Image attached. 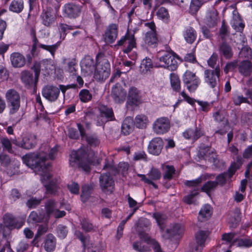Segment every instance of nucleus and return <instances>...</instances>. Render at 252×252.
<instances>
[{
  "instance_id": "obj_1",
  "label": "nucleus",
  "mask_w": 252,
  "mask_h": 252,
  "mask_svg": "<svg viewBox=\"0 0 252 252\" xmlns=\"http://www.w3.org/2000/svg\"><path fill=\"white\" fill-rule=\"evenodd\" d=\"M58 154L57 148L55 147L51 149L47 155L41 151L39 153L26 155L22 157L23 162L29 167L33 169L36 174L41 176V180L47 181L51 177L49 172V164L45 162L48 158L53 160Z\"/></svg>"
},
{
  "instance_id": "obj_2",
  "label": "nucleus",
  "mask_w": 252,
  "mask_h": 252,
  "mask_svg": "<svg viewBox=\"0 0 252 252\" xmlns=\"http://www.w3.org/2000/svg\"><path fill=\"white\" fill-rule=\"evenodd\" d=\"M103 169L108 171V172L103 174L99 177V185L102 190L106 193H112L114 189V181L110 174H115L117 172L116 167L111 163L105 160V164Z\"/></svg>"
},
{
  "instance_id": "obj_3",
  "label": "nucleus",
  "mask_w": 252,
  "mask_h": 252,
  "mask_svg": "<svg viewBox=\"0 0 252 252\" xmlns=\"http://www.w3.org/2000/svg\"><path fill=\"white\" fill-rule=\"evenodd\" d=\"M91 160L84 149L72 151L70 155L69 164L73 168H81L86 172L90 170Z\"/></svg>"
},
{
  "instance_id": "obj_4",
  "label": "nucleus",
  "mask_w": 252,
  "mask_h": 252,
  "mask_svg": "<svg viewBox=\"0 0 252 252\" xmlns=\"http://www.w3.org/2000/svg\"><path fill=\"white\" fill-rule=\"evenodd\" d=\"M5 97L8 105L9 114L14 115L18 112L20 108V94L16 90L10 89L6 92Z\"/></svg>"
},
{
  "instance_id": "obj_5",
  "label": "nucleus",
  "mask_w": 252,
  "mask_h": 252,
  "mask_svg": "<svg viewBox=\"0 0 252 252\" xmlns=\"http://www.w3.org/2000/svg\"><path fill=\"white\" fill-rule=\"evenodd\" d=\"M110 74V65L106 59H102L97 63L94 73V78L97 81L106 79Z\"/></svg>"
},
{
  "instance_id": "obj_6",
  "label": "nucleus",
  "mask_w": 252,
  "mask_h": 252,
  "mask_svg": "<svg viewBox=\"0 0 252 252\" xmlns=\"http://www.w3.org/2000/svg\"><path fill=\"white\" fill-rule=\"evenodd\" d=\"M145 26L149 28L144 37L145 44L149 47L155 48L158 44V38L156 31V26L154 22L146 23Z\"/></svg>"
},
{
  "instance_id": "obj_7",
  "label": "nucleus",
  "mask_w": 252,
  "mask_h": 252,
  "mask_svg": "<svg viewBox=\"0 0 252 252\" xmlns=\"http://www.w3.org/2000/svg\"><path fill=\"white\" fill-rule=\"evenodd\" d=\"M13 144L19 147L26 150L31 149L36 144V137L33 134L25 135L22 139L15 138L12 140Z\"/></svg>"
},
{
  "instance_id": "obj_8",
  "label": "nucleus",
  "mask_w": 252,
  "mask_h": 252,
  "mask_svg": "<svg viewBox=\"0 0 252 252\" xmlns=\"http://www.w3.org/2000/svg\"><path fill=\"white\" fill-rule=\"evenodd\" d=\"M209 234L208 231H197L195 234V243L191 246L189 252H201Z\"/></svg>"
},
{
  "instance_id": "obj_9",
  "label": "nucleus",
  "mask_w": 252,
  "mask_h": 252,
  "mask_svg": "<svg viewBox=\"0 0 252 252\" xmlns=\"http://www.w3.org/2000/svg\"><path fill=\"white\" fill-rule=\"evenodd\" d=\"M160 52H159L158 55L160 63V66L171 71L176 70L178 67V63L175 57L169 52H166L162 56H160Z\"/></svg>"
},
{
  "instance_id": "obj_10",
  "label": "nucleus",
  "mask_w": 252,
  "mask_h": 252,
  "mask_svg": "<svg viewBox=\"0 0 252 252\" xmlns=\"http://www.w3.org/2000/svg\"><path fill=\"white\" fill-rule=\"evenodd\" d=\"M183 80L189 92L194 91L200 83L199 79L196 76L195 73L189 70L185 72Z\"/></svg>"
},
{
  "instance_id": "obj_11",
  "label": "nucleus",
  "mask_w": 252,
  "mask_h": 252,
  "mask_svg": "<svg viewBox=\"0 0 252 252\" xmlns=\"http://www.w3.org/2000/svg\"><path fill=\"white\" fill-rule=\"evenodd\" d=\"M220 76V68L216 66L214 70L207 69L204 71V80L212 88H214L217 85V81Z\"/></svg>"
},
{
  "instance_id": "obj_12",
  "label": "nucleus",
  "mask_w": 252,
  "mask_h": 252,
  "mask_svg": "<svg viewBox=\"0 0 252 252\" xmlns=\"http://www.w3.org/2000/svg\"><path fill=\"white\" fill-rule=\"evenodd\" d=\"M82 10L81 6L74 3L65 4L63 7V14L65 17L75 19L78 17Z\"/></svg>"
},
{
  "instance_id": "obj_13",
  "label": "nucleus",
  "mask_w": 252,
  "mask_h": 252,
  "mask_svg": "<svg viewBox=\"0 0 252 252\" xmlns=\"http://www.w3.org/2000/svg\"><path fill=\"white\" fill-rule=\"evenodd\" d=\"M136 42L134 36L127 32L126 35L123 36L117 43L118 46H123L125 47L123 52L125 53H129L135 46Z\"/></svg>"
},
{
  "instance_id": "obj_14",
  "label": "nucleus",
  "mask_w": 252,
  "mask_h": 252,
  "mask_svg": "<svg viewBox=\"0 0 252 252\" xmlns=\"http://www.w3.org/2000/svg\"><path fill=\"white\" fill-rule=\"evenodd\" d=\"M154 131L158 134L166 133L170 128V123L166 118L158 119L154 123L153 126Z\"/></svg>"
},
{
  "instance_id": "obj_15",
  "label": "nucleus",
  "mask_w": 252,
  "mask_h": 252,
  "mask_svg": "<svg viewBox=\"0 0 252 252\" xmlns=\"http://www.w3.org/2000/svg\"><path fill=\"white\" fill-rule=\"evenodd\" d=\"M42 94L46 99L50 102H54L59 96L60 89L56 86L47 85L43 88Z\"/></svg>"
},
{
  "instance_id": "obj_16",
  "label": "nucleus",
  "mask_w": 252,
  "mask_h": 252,
  "mask_svg": "<svg viewBox=\"0 0 252 252\" xmlns=\"http://www.w3.org/2000/svg\"><path fill=\"white\" fill-rule=\"evenodd\" d=\"M164 142L161 138H155L149 143L148 151L153 155L158 156L160 154Z\"/></svg>"
},
{
  "instance_id": "obj_17",
  "label": "nucleus",
  "mask_w": 252,
  "mask_h": 252,
  "mask_svg": "<svg viewBox=\"0 0 252 252\" xmlns=\"http://www.w3.org/2000/svg\"><path fill=\"white\" fill-rule=\"evenodd\" d=\"M127 103L131 106H138L142 103L140 91L135 87L129 88L128 94Z\"/></svg>"
},
{
  "instance_id": "obj_18",
  "label": "nucleus",
  "mask_w": 252,
  "mask_h": 252,
  "mask_svg": "<svg viewBox=\"0 0 252 252\" xmlns=\"http://www.w3.org/2000/svg\"><path fill=\"white\" fill-rule=\"evenodd\" d=\"M118 32V26L112 24L108 26L104 34V39L106 42L113 43L117 38Z\"/></svg>"
},
{
  "instance_id": "obj_19",
  "label": "nucleus",
  "mask_w": 252,
  "mask_h": 252,
  "mask_svg": "<svg viewBox=\"0 0 252 252\" xmlns=\"http://www.w3.org/2000/svg\"><path fill=\"white\" fill-rule=\"evenodd\" d=\"M95 65V61L93 58L90 56H85L81 62L82 70L88 74L93 73Z\"/></svg>"
},
{
  "instance_id": "obj_20",
  "label": "nucleus",
  "mask_w": 252,
  "mask_h": 252,
  "mask_svg": "<svg viewBox=\"0 0 252 252\" xmlns=\"http://www.w3.org/2000/svg\"><path fill=\"white\" fill-rule=\"evenodd\" d=\"M219 20L218 13L216 10L213 9L207 12L205 22L209 27L212 28L216 26Z\"/></svg>"
},
{
  "instance_id": "obj_21",
  "label": "nucleus",
  "mask_w": 252,
  "mask_h": 252,
  "mask_svg": "<svg viewBox=\"0 0 252 252\" xmlns=\"http://www.w3.org/2000/svg\"><path fill=\"white\" fill-rule=\"evenodd\" d=\"M240 211L237 208H235L229 212L227 215V220L230 227H236L240 221Z\"/></svg>"
},
{
  "instance_id": "obj_22",
  "label": "nucleus",
  "mask_w": 252,
  "mask_h": 252,
  "mask_svg": "<svg viewBox=\"0 0 252 252\" xmlns=\"http://www.w3.org/2000/svg\"><path fill=\"white\" fill-rule=\"evenodd\" d=\"M239 73L245 77L250 76L252 73V63L249 60H244L238 65Z\"/></svg>"
},
{
  "instance_id": "obj_23",
  "label": "nucleus",
  "mask_w": 252,
  "mask_h": 252,
  "mask_svg": "<svg viewBox=\"0 0 252 252\" xmlns=\"http://www.w3.org/2000/svg\"><path fill=\"white\" fill-rule=\"evenodd\" d=\"M112 96L117 103H122L124 101L126 96V91L121 86H116L112 90Z\"/></svg>"
},
{
  "instance_id": "obj_24",
  "label": "nucleus",
  "mask_w": 252,
  "mask_h": 252,
  "mask_svg": "<svg viewBox=\"0 0 252 252\" xmlns=\"http://www.w3.org/2000/svg\"><path fill=\"white\" fill-rule=\"evenodd\" d=\"M199 154L201 157L205 159H208L214 163H216L217 160V155L216 153L209 146L204 148H201L199 151Z\"/></svg>"
},
{
  "instance_id": "obj_25",
  "label": "nucleus",
  "mask_w": 252,
  "mask_h": 252,
  "mask_svg": "<svg viewBox=\"0 0 252 252\" xmlns=\"http://www.w3.org/2000/svg\"><path fill=\"white\" fill-rule=\"evenodd\" d=\"M10 61L14 67H22L26 63L25 57L18 52H14L10 55Z\"/></svg>"
},
{
  "instance_id": "obj_26",
  "label": "nucleus",
  "mask_w": 252,
  "mask_h": 252,
  "mask_svg": "<svg viewBox=\"0 0 252 252\" xmlns=\"http://www.w3.org/2000/svg\"><path fill=\"white\" fill-rule=\"evenodd\" d=\"M3 219V223L7 227L19 228L23 225V223L18 224L16 219L11 214H5Z\"/></svg>"
},
{
  "instance_id": "obj_27",
  "label": "nucleus",
  "mask_w": 252,
  "mask_h": 252,
  "mask_svg": "<svg viewBox=\"0 0 252 252\" xmlns=\"http://www.w3.org/2000/svg\"><path fill=\"white\" fill-rule=\"evenodd\" d=\"M219 51L220 56H223L227 59L231 58L233 52L231 46L226 42H222L219 46Z\"/></svg>"
},
{
  "instance_id": "obj_28",
  "label": "nucleus",
  "mask_w": 252,
  "mask_h": 252,
  "mask_svg": "<svg viewBox=\"0 0 252 252\" xmlns=\"http://www.w3.org/2000/svg\"><path fill=\"white\" fill-rule=\"evenodd\" d=\"M101 117L103 118L106 121H112L115 120L113 111L111 108H108L102 105L99 108Z\"/></svg>"
},
{
  "instance_id": "obj_29",
  "label": "nucleus",
  "mask_w": 252,
  "mask_h": 252,
  "mask_svg": "<svg viewBox=\"0 0 252 252\" xmlns=\"http://www.w3.org/2000/svg\"><path fill=\"white\" fill-rule=\"evenodd\" d=\"M56 245V239L55 236L51 233L48 234L44 240V249L47 252L54 251Z\"/></svg>"
},
{
  "instance_id": "obj_30",
  "label": "nucleus",
  "mask_w": 252,
  "mask_h": 252,
  "mask_svg": "<svg viewBox=\"0 0 252 252\" xmlns=\"http://www.w3.org/2000/svg\"><path fill=\"white\" fill-rule=\"evenodd\" d=\"M212 211V208L210 205H204L199 212L198 219L201 221H205L211 216Z\"/></svg>"
},
{
  "instance_id": "obj_31",
  "label": "nucleus",
  "mask_w": 252,
  "mask_h": 252,
  "mask_svg": "<svg viewBox=\"0 0 252 252\" xmlns=\"http://www.w3.org/2000/svg\"><path fill=\"white\" fill-rule=\"evenodd\" d=\"M133 129V121L131 118L126 117L122 126V132L125 135H128Z\"/></svg>"
},
{
  "instance_id": "obj_32",
  "label": "nucleus",
  "mask_w": 252,
  "mask_h": 252,
  "mask_svg": "<svg viewBox=\"0 0 252 252\" xmlns=\"http://www.w3.org/2000/svg\"><path fill=\"white\" fill-rule=\"evenodd\" d=\"M183 35L187 43L192 44L196 39L197 33L192 27H189L184 32Z\"/></svg>"
},
{
  "instance_id": "obj_33",
  "label": "nucleus",
  "mask_w": 252,
  "mask_h": 252,
  "mask_svg": "<svg viewBox=\"0 0 252 252\" xmlns=\"http://www.w3.org/2000/svg\"><path fill=\"white\" fill-rule=\"evenodd\" d=\"M23 9L24 1L23 0H13L9 6L10 11L16 13H21Z\"/></svg>"
},
{
  "instance_id": "obj_34",
  "label": "nucleus",
  "mask_w": 252,
  "mask_h": 252,
  "mask_svg": "<svg viewBox=\"0 0 252 252\" xmlns=\"http://www.w3.org/2000/svg\"><path fill=\"white\" fill-rule=\"evenodd\" d=\"M66 61V66L65 68V70L71 74L72 75L76 76L77 74V62L75 59H64L63 62Z\"/></svg>"
},
{
  "instance_id": "obj_35",
  "label": "nucleus",
  "mask_w": 252,
  "mask_h": 252,
  "mask_svg": "<svg viewBox=\"0 0 252 252\" xmlns=\"http://www.w3.org/2000/svg\"><path fill=\"white\" fill-rule=\"evenodd\" d=\"M171 86L173 91L179 92L181 90V81L178 75L172 73L170 75Z\"/></svg>"
},
{
  "instance_id": "obj_36",
  "label": "nucleus",
  "mask_w": 252,
  "mask_h": 252,
  "mask_svg": "<svg viewBox=\"0 0 252 252\" xmlns=\"http://www.w3.org/2000/svg\"><path fill=\"white\" fill-rule=\"evenodd\" d=\"M21 79L26 86H31L33 83L32 73L29 71H23L21 73Z\"/></svg>"
},
{
  "instance_id": "obj_37",
  "label": "nucleus",
  "mask_w": 252,
  "mask_h": 252,
  "mask_svg": "<svg viewBox=\"0 0 252 252\" xmlns=\"http://www.w3.org/2000/svg\"><path fill=\"white\" fill-rule=\"evenodd\" d=\"M41 16L42 19V23L47 27L50 26L55 20V16L49 11L42 13Z\"/></svg>"
},
{
  "instance_id": "obj_38",
  "label": "nucleus",
  "mask_w": 252,
  "mask_h": 252,
  "mask_svg": "<svg viewBox=\"0 0 252 252\" xmlns=\"http://www.w3.org/2000/svg\"><path fill=\"white\" fill-rule=\"evenodd\" d=\"M93 190L92 185H85L82 186L81 198L83 202H85L89 198Z\"/></svg>"
},
{
  "instance_id": "obj_39",
  "label": "nucleus",
  "mask_w": 252,
  "mask_h": 252,
  "mask_svg": "<svg viewBox=\"0 0 252 252\" xmlns=\"http://www.w3.org/2000/svg\"><path fill=\"white\" fill-rule=\"evenodd\" d=\"M147 121V118L146 116L139 115L135 118V125L138 128H143L146 127Z\"/></svg>"
},
{
  "instance_id": "obj_40",
  "label": "nucleus",
  "mask_w": 252,
  "mask_h": 252,
  "mask_svg": "<svg viewBox=\"0 0 252 252\" xmlns=\"http://www.w3.org/2000/svg\"><path fill=\"white\" fill-rule=\"evenodd\" d=\"M85 138L88 144L91 147H95L100 143V141L95 134L87 135Z\"/></svg>"
},
{
  "instance_id": "obj_41",
  "label": "nucleus",
  "mask_w": 252,
  "mask_h": 252,
  "mask_svg": "<svg viewBox=\"0 0 252 252\" xmlns=\"http://www.w3.org/2000/svg\"><path fill=\"white\" fill-rule=\"evenodd\" d=\"M44 217L43 214L38 215L36 212L32 211L28 218V221L32 223L40 222L43 220Z\"/></svg>"
},
{
  "instance_id": "obj_42",
  "label": "nucleus",
  "mask_w": 252,
  "mask_h": 252,
  "mask_svg": "<svg viewBox=\"0 0 252 252\" xmlns=\"http://www.w3.org/2000/svg\"><path fill=\"white\" fill-rule=\"evenodd\" d=\"M153 67L152 60L150 58H146L143 60L140 66V71L145 73Z\"/></svg>"
},
{
  "instance_id": "obj_43",
  "label": "nucleus",
  "mask_w": 252,
  "mask_h": 252,
  "mask_svg": "<svg viewBox=\"0 0 252 252\" xmlns=\"http://www.w3.org/2000/svg\"><path fill=\"white\" fill-rule=\"evenodd\" d=\"M153 217L156 220L158 225L162 228L163 227L164 222L167 219L166 216L164 214L157 212L153 214Z\"/></svg>"
},
{
  "instance_id": "obj_44",
  "label": "nucleus",
  "mask_w": 252,
  "mask_h": 252,
  "mask_svg": "<svg viewBox=\"0 0 252 252\" xmlns=\"http://www.w3.org/2000/svg\"><path fill=\"white\" fill-rule=\"evenodd\" d=\"M213 117L216 121L221 123V125H228V121L225 118L223 111H218L216 112L213 114Z\"/></svg>"
},
{
  "instance_id": "obj_45",
  "label": "nucleus",
  "mask_w": 252,
  "mask_h": 252,
  "mask_svg": "<svg viewBox=\"0 0 252 252\" xmlns=\"http://www.w3.org/2000/svg\"><path fill=\"white\" fill-rule=\"evenodd\" d=\"M60 45V43L59 42L56 43L55 44L52 45H44L42 44H39L38 46L46 50L49 51L51 54L52 55V57L54 58L55 56V53L56 51L58 49L59 46Z\"/></svg>"
},
{
  "instance_id": "obj_46",
  "label": "nucleus",
  "mask_w": 252,
  "mask_h": 252,
  "mask_svg": "<svg viewBox=\"0 0 252 252\" xmlns=\"http://www.w3.org/2000/svg\"><path fill=\"white\" fill-rule=\"evenodd\" d=\"M183 228L180 224H175L172 227L167 230V233L171 236L180 235L183 232Z\"/></svg>"
},
{
  "instance_id": "obj_47",
  "label": "nucleus",
  "mask_w": 252,
  "mask_h": 252,
  "mask_svg": "<svg viewBox=\"0 0 252 252\" xmlns=\"http://www.w3.org/2000/svg\"><path fill=\"white\" fill-rule=\"evenodd\" d=\"M80 225L82 229L85 232H90L94 229L93 224L88 219L85 218L80 220Z\"/></svg>"
},
{
  "instance_id": "obj_48",
  "label": "nucleus",
  "mask_w": 252,
  "mask_h": 252,
  "mask_svg": "<svg viewBox=\"0 0 252 252\" xmlns=\"http://www.w3.org/2000/svg\"><path fill=\"white\" fill-rule=\"evenodd\" d=\"M203 0H191L189 11L192 14L196 13L202 5Z\"/></svg>"
},
{
  "instance_id": "obj_49",
  "label": "nucleus",
  "mask_w": 252,
  "mask_h": 252,
  "mask_svg": "<svg viewBox=\"0 0 252 252\" xmlns=\"http://www.w3.org/2000/svg\"><path fill=\"white\" fill-rule=\"evenodd\" d=\"M46 212L48 215L54 214L55 211L57 210L56 203L54 200H49L46 204Z\"/></svg>"
},
{
  "instance_id": "obj_50",
  "label": "nucleus",
  "mask_w": 252,
  "mask_h": 252,
  "mask_svg": "<svg viewBox=\"0 0 252 252\" xmlns=\"http://www.w3.org/2000/svg\"><path fill=\"white\" fill-rule=\"evenodd\" d=\"M217 187V183L216 181H209L206 182L201 188L203 191L208 193L209 192L214 190Z\"/></svg>"
},
{
  "instance_id": "obj_51",
  "label": "nucleus",
  "mask_w": 252,
  "mask_h": 252,
  "mask_svg": "<svg viewBox=\"0 0 252 252\" xmlns=\"http://www.w3.org/2000/svg\"><path fill=\"white\" fill-rule=\"evenodd\" d=\"M202 182V177H199L195 180L191 181H187L185 182V185L189 187H194V191L198 192L199 189V185Z\"/></svg>"
},
{
  "instance_id": "obj_52",
  "label": "nucleus",
  "mask_w": 252,
  "mask_h": 252,
  "mask_svg": "<svg viewBox=\"0 0 252 252\" xmlns=\"http://www.w3.org/2000/svg\"><path fill=\"white\" fill-rule=\"evenodd\" d=\"M147 175L149 179L151 181L157 180L160 178L161 173L158 169L152 168Z\"/></svg>"
},
{
  "instance_id": "obj_53",
  "label": "nucleus",
  "mask_w": 252,
  "mask_h": 252,
  "mask_svg": "<svg viewBox=\"0 0 252 252\" xmlns=\"http://www.w3.org/2000/svg\"><path fill=\"white\" fill-rule=\"evenodd\" d=\"M0 142L4 150H6L10 153L13 152L12 148V143L8 138H2L0 139Z\"/></svg>"
},
{
  "instance_id": "obj_54",
  "label": "nucleus",
  "mask_w": 252,
  "mask_h": 252,
  "mask_svg": "<svg viewBox=\"0 0 252 252\" xmlns=\"http://www.w3.org/2000/svg\"><path fill=\"white\" fill-rule=\"evenodd\" d=\"M79 97L81 101L86 102L91 99L92 95L88 90L84 89L80 91Z\"/></svg>"
},
{
  "instance_id": "obj_55",
  "label": "nucleus",
  "mask_w": 252,
  "mask_h": 252,
  "mask_svg": "<svg viewBox=\"0 0 252 252\" xmlns=\"http://www.w3.org/2000/svg\"><path fill=\"white\" fill-rule=\"evenodd\" d=\"M233 101L235 105H240L242 103H250L248 99V97H244L242 95L240 94L234 95L233 98Z\"/></svg>"
},
{
  "instance_id": "obj_56",
  "label": "nucleus",
  "mask_w": 252,
  "mask_h": 252,
  "mask_svg": "<svg viewBox=\"0 0 252 252\" xmlns=\"http://www.w3.org/2000/svg\"><path fill=\"white\" fill-rule=\"evenodd\" d=\"M165 168L163 178L165 180H170L172 179L173 175L175 174V169L173 166L167 165Z\"/></svg>"
},
{
  "instance_id": "obj_57",
  "label": "nucleus",
  "mask_w": 252,
  "mask_h": 252,
  "mask_svg": "<svg viewBox=\"0 0 252 252\" xmlns=\"http://www.w3.org/2000/svg\"><path fill=\"white\" fill-rule=\"evenodd\" d=\"M57 233L59 238L64 239L68 233V230L65 226L60 224L57 228Z\"/></svg>"
},
{
  "instance_id": "obj_58",
  "label": "nucleus",
  "mask_w": 252,
  "mask_h": 252,
  "mask_svg": "<svg viewBox=\"0 0 252 252\" xmlns=\"http://www.w3.org/2000/svg\"><path fill=\"white\" fill-rule=\"evenodd\" d=\"M12 162V159L10 157L5 154H0V163L4 167H7Z\"/></svg>"
},
{
  "instance_id": "obj_59",
  "label": "nucleus",
  "mask_w": 252,
  "mask_h": 252,
  "mask_svg": "<svg viewBox=\"0 0 252 252\" xmlns=\"http://www.w3.org/2000/svg\"><path fill=\"white\" fill-rule=\"evenodd\" d=\"M133 248L134 250L139 252H146L149 250L147 246L143 245L141 242H135L133 244Z\"/></svg>"
},
{
  "instance_id": "obj_60",
  "label": "nucleus",
  "mask_w": 252,
  "mask_h": 252,
  "mask_svg": "<svg viewBox=\"0 0 252 252\" xmlns=\"http://www.w3.org/2000/svg\"><path fill=\"white\" fill-rule=\"evenodd\" d=\"M46 191L51 195L55 194L58 190V185L55 182H51L45 185Z\"/></svg>"
},
{
  "instance_id": "obj_61",
  "label": "nucleus",
  "mask_w": 252,
  "mask_h": 252,
  "mask_svg": "<svg viewBox=\"0 0 252 252\" xmlns=\"http://www.w3.org/2000/svg\"><path fill=\"white\" fill-rule=\"evenodd\" d=\"M235 233L233 232L224 233L222 235V240L228 243H230L233 241V244H234L236 242V240H237L235 238Z\"/></svg>"
},
{
  "instance_id": "obj_62",
  "label": "nucleus",
  "mask_w": 252,
  "mask_h": 252,
  "mask_svg": "<svg viewBox=\"0 0 252 252\" xmlns=\"http://www.w3.org/2000/svg\"><path fill=\"white\" fill-rule=\"evenodd\" d=\"M157 16L162 19H167L169 17L168 11L165 7H160L157 12Z\"/></svg>"
},
{
  "instance_id": "obj_63",
  "label": "nucleus",
  "mask_w": 252,
  "mask_h": 252,
  "mask_svg": "<svg viewBox=\"0 0 252 252\" xmlns=\"http://www.w3.org/2000/svg\"><path fill=\"white\" fill-rule=\"evenodd\" d=\"M41 199H37L36 198L32 197L28 200L26 204L30 208H33L40 204Z\"/></svg>"
},
{
  "instance_id": "obj_64",
  "label": "nucleus",
  "mask_w": 252,
  "mask_h": 252,
  "mask_svg": "<svg viewBox=\"0 0 252 252\" xmlns=\"http://www.w3.org/2000/svg\"><path fill=\"white\" fill-rule=\"evenodd\" d=\"M193 141H196L200 137L203 136L205 134L204 130L200 127H195L193 128Z\"/></svg>"
}]
</instances>
